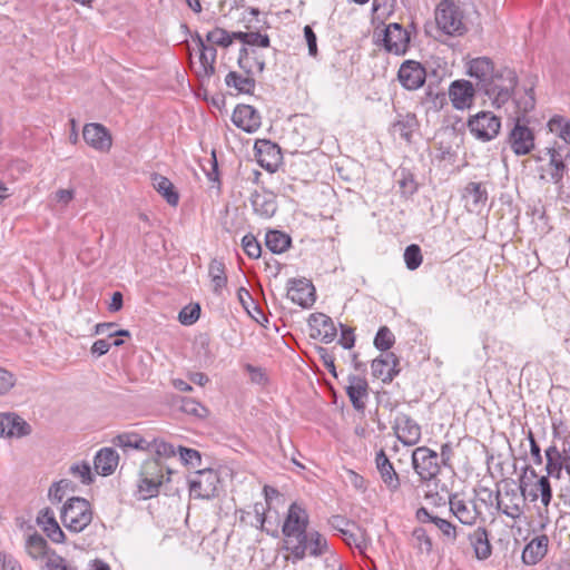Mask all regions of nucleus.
Returning <instances> with one entry per match:
<instances>
[{"label":"nucleus","instance_id":"1","mask_svg":"<svg viewBox=\"0 0 570 570\" xmlns=\"http://www.w3.org/2000/svg\"><path fill=\"white\" fill-rule=\"evenodd\" d=\"M535 98L532 88L517 94L513 100V110L509 112L513 127L508 135V144L517 156H525L534 148V132L529 127L527 115L534 109Z\"/></svg>","mask_w":570,"mask_h":570},{"label":"nucleus","instance_id":"2","mask_svg":"<svg viewBox=\"0 0 570 570\" xmlns=\"http://www.w3.org/2000/svg\"><path fill=\"white\" fill-rule=\"evenodd\" d=\"M482 92L491 100V104L495 108H502L507 105V111L513 110V100L517 94H522L524 89L530 87L518 88V75L517 72L508 67H503L497 70L495 75L484 85ZM533 89V87L531 86Z\"/></svg>","mask_w":570,"mask_h":570},{"label":"nucleus","instance_id":"3","mask_svg":"<svg viewBox=\"0 0 570 570\" xmlns=\"http://www.w3.org/2000/svg\"><path fill=\"white\" fill-rule=\"evenodd\" d=\"M60 520L70 532H82L92 520L90 502L79 497L69 498L61 509Z\"/></svg>","mask_w":570,"mask_h":570},{"label":"nucleus","instance_id":"4","mask_svg":"<svg viewBox=\"0 0 570 570\" xmlns=\"http://www.w3.org/2000/svg\"><path fill=\"white\" fill-rule=\"evenodd\" d=\"M438 28L448 36H462L468 28L464 12L454 0H441L434 11Z\"/></svg>","mask_w":570,"mask_h":570},{"label":"nucleus","instance_id":"5","mask_svg":"<svg viewBox=\"0 0 570 570\" xmlns=\"http://www.w3.org/2000/svg\"><path fill=\"white\" fill-rule=\"evenodd\" d=\"M568 157L569 146L560 141H553L537 156L538 161L548 159L546 170L550 180L560 188L563 187V177L567 173L566 160H568Z\"/></svg>","mask_w":570,"mask_h":570},{"label":"nucleus","instance_id":"6","mask_svg":"<svg viewBox=\"0 0 570 570\" xmlns=\"http://www.w3.org/2000/svg\"><path fill=\"white\" fill-rule=\"evenodd\" d=\"M292 562L303 560L306 556L320 558L330 551L327 539L324 534L316 530L306 531L303 538L298 539V543L294 542L286 549Z\"/></svg>","mask_w":570,"mask_h":570},{"label":"nucleus","instance_id":"7","mask_svg":"<svg viewBox=\"0 0 570 570\" xmlns=\"http://www.w3.org/2000/svg\"><path fill=\"white\" fill-rule=\"evenodd\" d=\"M309 524V515L306 509L293 502L286 513L285 520L282 525L284 535V548L287 549L292 543H298V539L303 538Z\"/></svg>","mask_w":570,"mask_h":570},{"label":"nucleus","instance_id":"8","mask_svg":"<svg viewBox=\"0 0 570 570\" xmlns=\"http://www.w3.org/2000/svg\"><path fill=\"white\" fill-rule=\"evenodd\" d=\"M328 524L343 537L347 546L355 547L362 554L366 553L371 546V538L364 528L342 515H332L328 519Z\"/></svg>","mask_w":570,"mask_h":570},{"label":"nucleus","instance_id":"9","mask_svg":"<svg viewBox=\"0 0 570 570\" xmlns=\"http://www.w3.org/2000/svg\"><path fill=\"white\" fill-rule=\"evenodd\" d=\"M164 482L163 466L157 460L146 461L140 471L138 497L141 500L157 497Z\"/></svg>","mask_w":570,"mask_h":570},{"label":"nucleus","instance_id":"10","mask_svg":"<svg viewBox=\"0 0 570 570\" xmlns=\"http://www.w3.org/2000/svg\"><path fill=\"white\" fill-rule=\"evenodd\" d=\"M411 461L414 472L422 482L431 481L440 473L439 454L428 446L416 448L412 452Z\"/></svg>","mask_w":570,"mask_h":570},{"label":"nucleus","instance_id":"11","mask_svg":"<svg viewBox=\"0 0 570 570\" xmlns=\"http://www.w3.org/2000/svg\"><path fill=\"white\" fill-rule=\"evenodd\" d=\"M219 474L214 469L196 471L189 479V494L195 499H212L217 495Z\"/></svg>","mask_w":570,"mask_h":570},{"label":"nucleus","instance_id":"12","mask_svg":"<svg viewBox=\"0 0 570 570\" xmlns=\"http://www.w3.org/2000/svg\"><path fill=\"white\" fill-rule=\"evenodd\" d=\"M468 128L478 140L491 141L500 132L501 119L491 111H479L469 118Z\"/></svg>","mask_w":570,"mask_h":570},{"label":"nucleus","instance_id":"13","mask_svg":"<svg viewBox=\"0 0 570 570\" xmlns=\"http://www.w3.org/2000/svg\"><path fill=\"white\" fill-rule=\"evenodd\" d=\"M546 472L554 479H560L562 470L570 475V435L562 440V446L551 444L546 449Z\"/></svg>","mask_w":570,"mask_h":570},{"label":"nucleus","instance_id":"14","mask_svg":"<svg viewBox=\"0 0 570 570\" xmlns=\"http://www.w3.org/2000/svg\"><path fill=\"white\" fill-rule=\"evenodd\" d=\"M383 48L396 56L405 55L410 46V33L400 23L393 22L382 31Z\"/></svg>","mask_w":570,"mask_h":570},{"label":"nucleus","instance_id":"15","mask_svg":"<svg viewBox=\"0 0 570 570\" xmlns=\"http://www.w3.org/2000/svg\"><path fill=\"white\" fill-rule=\"evenodd\" d=\"M449 507L451 513L464 525L472 527L476 524L481 517V511L472 500L462 498L459 493L449 495Z\"/></svg>","mask_w":570,"mask_h":570},{"label":"nucleus","instance_id":"16","mask_svg":"<svg viewBox=\"0 0 570 570\" xmlns=\"http://www.w3.org/2000/svg\"><path fill=\"white\" fill-rule=\"evenodd\" d=\"M392 429L396 439L406 446L417 444L422 436L421 425L404 413L395 417Z\"/></svg>","mask_w":570,"mask_h":570},{"label":"nucleus","instance_id":"17","mask_svg":"<svg viewBox=\"0 0 570 570\" xmlns=\"http://www.w3.org/2000/svg\"><path fill=\"white\" fill-rule=\"evenodd\" d=\"M287 298L303 308H309L316 299L315 287L306 278L288 281Z\"/></svg>","mask_w":570,"mask_h":570},{"label":"nucleus","instance_id":"18","mask_svg":"<svg viewBox=\"0 0 570 570\" xmlns=\"http://www.w3.org/2000/svg\"><path fill=\"white\" fill-rule=\"evenodd\" d=\"M497 508L508 518L514 521L520 520L524 513V499L522 493H518L515 489H507L503 494L498 492Z\"/></svg>","mask_w":570,"mask_h":570},{"label":"nucleus","instance_id":"19","mask_svg":"<svg viewBox=\"0 0 570 570\" xmlns=\"http://www.w3.org/2000/svg\"><path fill=\"white\" fill-rule=\"evenodd\" d=\"M254 148L259 166L269 173L276 171L282 161V153L278 145L271 140L262 139L255 142Z\"/></svg>","mask_w":570,"mask_h":570},{"label":"nucleus","instance_id":"20","mask_svg":"<svg viewBox=\"0 0 570 570\" xmlns=\"http://www.w3.org/2000/svg\"><path fill=\"white\" fill-rule=\"evenodd\" d=\"M400 83L407 90L421 88L426 78L425 68L417 61H404L397 72Z\"/></svg>","mask_w":570,"mask_h":570},{"label":"nucleus","instance_id":"21","mask_svg":"<svg viewBox=\"0 0 570 570\" xmlns=\"http://www.w3.org/2000/svg\"><path fill=\"white\" fill-rule=\"evenodd\" d=\"M82 137L91 148L101 153H108L112 146L110 132L100 124L92 122L85 125Z\"/></svg>","mask_w":570,"mask_h":570},{"label":"nucleus","instance_id":"22","mask_svg":"<svg viewBox=\"0 0 570 570\" xmlns=\"http://www.w3.org/2000/svg\"><path fill=\"white\" fill-rule=\"evenodd\" d=\"M550 475L540 476L534 483L528 487L521 481L520 483V492L522 493L523 499H529L530 502H535L540 499L541 504L544 507H549L552 501V488L549 480Z\"/></svg>","mask_w":570,"mask_h":570},{"label":"nucleus","instance_id":"23","mask_svg":"<svg viewBox=\"0 0 570 570\" xmlns=\"http://www.w3.org/2000/svg\"><path fill=\"white\" fill-rule=\"evenodd\" d=\"M497 70L493 61L488 57H478L468 63V75L476 80L479 91L484 89V85L489 83Z\"/></svg>","mask_w":570,"mask_h":570},{"label":"nucleus","instance_id":"24","mask_svg":"<svg viewBox=\"0 0 570 570\" xmlns=\"http://www.w3.org/2000/svg\"><path fill=\"white\" fill-rule=\"evenodd\" d=\"M193 39L199 49V68L197 70V75L202 79H209L216 71L215 62L217 50L214 46L206 45L199 33H196Z\"/></svg>","mask_w":570,"mask_h":570},{"label":"nucleus","instance_id":"25","mask_svg":"<svg viewBox=\"0 0 570 570\" xmlns=\"http://www.w3.org/2000/svg\"><path fill=\"white\" fill-rule=\"evenodd\" d=\"M308 324L312 331L313 338H320L322 342L328 344L334 341L337 331L333 320L323 313H314L309 315Z\"/></svg>","mask_w":570,"mask_h":570},{"label":"nucleus","instance_id":"26","mask_svg":"<svg viewBox=\"0 0 570 570\" xmlns=\"http://www.w3.org/2000/svg\"><path fill=\"white\" fill-rule=\"evenodd\" d=\"M233 124L246 132H255L262 125L259 112L249 105H238L232 116Z\"/></svg>","mask_w":570,"mask_h":570},{"label":"nucleus","instance_id":"27","mask_svg":"<svg viewBox=\"0 0 570 570\" xmlns=\"http://www.w3.org/2000/svg\"><path fill=\"white\" fill-rule=\"evenodd\" d=\"M238 67L244 73L255 77L261 75L265 69V57L256 48L242 47L237 59Z\"/></svg>","mask_w":570,"mask_h":570},{"label":"nucleus","instance_id":"28","mask_svg":"<svg viewBox=\"0 0 570 570\" xmlns=\"http://www.w3.org/2000/svg\"><path fill=\"white\" fill-rule=\"evenodd\" d=\"M399 360L394 353H386L372 361V375L382 380L383 383H390L399 374Z\"/></svg>","mask_w":570,"mask_h":570},{"label":"nucleus","instance_id":"29","mask_svg":"<svg viewBox=\"0 0 570 570\" xmlns=\"http://www.w3.org/2000/svg\"><path fill=\"white\" fill-rule=\"evenodd\" d=\"M475 89L468 80H455L449 88V98L455 109L469 108L474 98Z\"/></svg>","mask_w":570,"mask_h":570},{"label":"nucleus","instance_id":"30","mask_svg":"<svg viewBox=\"0 0 570 570\" xmlns=\"http://www.w3.org/2000/svg\"><path fill=\"white\" fill-rule=\"evenodd\" d=\"M462 198L470 213H480L487 205L488 191L482 183L471 181L464 187Z\"/></svg>","mask_w":570,"mask_h":570},{"label":"nucleus","instance_id":"31","mask_svg":"<svg viewBox=\"0 0 570 570\" xmlns=\"http://www.w3.org/2000/svg\"><path fill=\"white\" fill-rule=\"evenodd\" d=\"M29 424L18 414L7 412L0 413V436L20 438L29 434Z\"/></svg>","mask_w":570,"mask_h":570},{"label":"nucleus","instance_id":"32","mask_svg":"<svg viewBox=\"0 0 570 570\" xmlns=\"http://www.w3.org/2000/svg\"><path fill=\"white\" fill-rule=\"evenodd\" d=\"M376 469L380 473L381 480L390 491H397L401 482L392 462L385 454L384 450H380L375 456Z\"/></svg>","mask_w":570,"mask_h":570},{"label":"nucleus","instance_id":"33","mask_svg":"<svg viewBox=\"0 0 570 570\" xmlns=\"http://www.w3.org/2000/svg\"><path fill=\"white\" fill-rule=\"evenodd\" d=\"M37 523L52 542L62 543L65 541V533L56 520L55 512L50 508L39 511Z\"/></svg>","mask_w":570,"mask_h":570},{"label":"nucleus","instance_id":"34","mask_svg":"<svg viewBox=\"0 0 570 570\" xmlns=\"http://www.w3.org/2000/svg\"><path fill=\"white\" fill-rule=\"evenodd\" d=\"M549 538L547 534H540L525 544L522 551V561L528 566H534L540 562L548 552Z\"/></svg>","mask_w":570,"mask_h":570},{"label":"nucleus","instance_id":"35","mask_svg":"<svg viewBox=\"0 0 570 570\" xmlns=\"http://www.w3.org/2000/svg\"><path fill=\"white\" fill-rule=\"evenodd\" d=\"M468 540L473 548L478 560H487L492 554L489 531L484 527H478L468 534Z\"/></svg>","mask_w":570,"mask_h":570},{"label":"nucleus","instance_id":"36","mask_svg":"<svg viewBox=\"0 0 570 570\" xmlns=\"http://www.w3.org/2000/svg\"><path fill=\"white\" fill-rule=\"evenodd\" d=\"M367 382L364 377L357 375H348L346 394L355 410L362 411L365 407L364 400L367 397Z\"/></svg>","mask_w":570,"mask_h":570},{"label":"nucleus","instance_id":"37","mask_svg":"<svg viewBox=\"0 0 570 570\" xmlns=\"http://www.w3.org/2000/svg\"><path fill=\"white\" fill-rule=\"evenodd\" d=\"M250 203L254 212L263 218H271L277 210L275 195L271 191H255Z\"/></svg>","mask_w":570,"mask_h":570},{"label":"nucleus","instance_id":"38","mask_svg":"<svg viewBox=\"0 0 570 570\" xmlns=\"http://www.w3.org/2000/svg\"><path fill=\"white\" fill-rule=\"evenodd\" d=\"M119 462V455L112 448L100 449L95 456V470L98 474L108 476L114 473Z\"/></svg>","mask_w":570,"mask_h":570},{"label":"nucleus","instance_id":"39","mask_svg":"<svg viewBox=\"0 0 570 570\" xmlns=\"http://www.w3.org/2000/svg\"><path fill=\"white\" fill-rule=\"evenodd\" d=\"M225 83L228 88L235 89L237 94H253L256 86L255 77L248 73L229 71L225 77Z\"/></svg>","mask_w":570,"mask_h":570},{"label":"nucleus","instance_id":"40","mask_svg":"<svg viewBox=\"0 0 570 570\" xmlns=\"http://www.w3.org/2000/svg\"><path fill=\"white\" fill-rule=\"evenodd\" d=\"M154 188L166 199L171 206H177L179 202V195L175 190L173 183L165 176L154 174L151 176Z\"/></svg>","mask_w":570,"mask_h":570},{"label":"nucleus","instance_id":"41","mask_svg":"<svg viewBox=\"0 0 570 570\" xmlns=\"http://www.w3.org/2000/svg\"><path fill=\"white\" fill-rule=\"evenodd\" d=\"M291 237L279 230H269L265 236L266 247L274 254H282L291 246Z\"/></svg>","mask_w":570,"mask_h":570},{"label":"nucleus","instance_id":"42","mask_svg":"<svg viewBox=\"0 0 570 570\" xmlns=\"http://www.w3.org/2000/svg\"><path fill=\"white\" fill-rule=\"evenodd\" d=\"M148 441H146L140 434L135 432H126L117 435L114 439V444L121 448L122 450L135 449L146 451L148 448Z\"/></svg>","mask_w":570,"mask_h":570},{"label":"nucleus","instance_id":"43","mask_svg":"<svg viewBox=\"0 0 570 570\" xmlns=\"http://www.w3.org/2000/svg\"><path fill=\"white\" fill-rule=\"evenodd\" d=\"M208 274L213 283L214 292L220 294L223 288L227 285L225 265L217 259H213L208 267Z\"/></svg>","mask_w":570,"mask_h":570},{"label":"nucleus","instance_id":"44","mask_svg":"<svg viewBox=\"0 0 570 570\" xmlns=\"http://www.w3.org/2000/svg\"><path fill=\"white\" fill-rule=\"evenodd\" d=\"M548 128L562 141L570 146V120L563 116L556 115L548 121Z\"/></svg>","mask_w":570,"mask_h":570},{"label":"nucleus","instance_id":"45","mask_svg":"<svg viewBox=\"0 0 570 570\" xmlns=\"http://www.w3.org/2000/svg\"><path fill=\"white\" fill-rule=\"evenodd\" d=\"M148 448L146 451H150L155 453L157 456V461L160 459H168L175 456L177 454V448L174 444L164 441L163 439H154L151 442L147 443Z\"/></svg>","mask_w":570,"mask_h":570},{"label":"nucleus","instance_id":"46","mask_svg":"<svg viewBox=\"0 0 570 570\" xmlns=\"http://www.w3.org/2000/svg\"><path fill=\"white\" fill-rule=\"evenodd\" d=\"M47 547V541L39 533L30 534L26 540V550L33 559L43 557L46 554Z\"/></svg>","mask_w":570,"mask_h":570},{"label":"nucleus","instance_id":"47","mask_svg":"<svg viewBox=\"0 0 570 570\" xmlns=\"http://www.w3.org/2000/svg\"><path fill=\"white\" fill-rule=\"evenodd\" d=\"M434 525L441 532L444 542L453 544L458 540L459 529L451 521L439 517Z\"/></svg>","mask_w":570,"mask_h":570},{"label":"nucleus","instance_id":"48","mask_svg":"<svg viewBox=\"0 0 570 570\" xmlns=\"http://www.w3.org/2000/svg\"><path fill=\"white\" fill-rule=\"evenodd\" d=\"M75 487L70 480L62 479L58 482H55L48 492V497L52 503H59L63 500L68 492H72Z\"/></svg>","mask_w":570,"mask_h":570},{"label":"nucleus","instance_id":"49","mask_svg":"<svg viewBox=\"0 0 570 570\" xmlns=\"http://www.w3.org/2000/svg\"><path fill=\"white\" fill-rule=\"evenodd\" d=\"M414 547L420 553L430 554L433 550V542L424 528H415L412 531Z\"/></svg>","mask_w":570,"mask_h":570},{"label":"nucleus","instance_id":"50","mask_svg":"<svg viewBox=\"0 0 570 570\" xmlns=\"http://www.w3.org/2000/svg\"><path fill=\"white\" fill-rule=\"evenodd\" d=\"M69 473L86 485L90 484L94 481L90 464L85 461L73 463L69 468Z\"/></svg>","mask_w":570,"mask_h":570},{"label":"nucleus","instance_id":"51","mask_svg":"<svg viewBox=\"0 0 570 570\" xmlns=\"http://www.w3.org/2000/svg\"><path fill=\"white\" fill-rule=\"evenodd\" d=\"M395 342V336L391 332V330L387 326H382L379 328L375 337H374V346L382 351H389Z\"/></svg>","mask_w":570,"mask_h":570},{"label":"nucleus","instance_id":"52","mask_svg":"<svg viewBox=\"0 0 570 570\" xmlns=\"http://www.w3.org/2000/svg\"><path fill=\"white\" fill-rule=\"evenodd\" d=\"M180 410L184 413L196 417H205L208 414V410L202 403L191 397L181 399Z\"/></svg>","mask_w":570,"mask_h":570},{"label":"nucleus","instance_id":"53","mask_svg":"<svg viewBox=\"0 0 570 570\" xmlns=\"http://www.w3.org/2000/svg\"><path fill=\"white\" fill-rule=\"evenodd\" d=\"M177 453L179 454L180 461L185 465L191 468H198L202 464V455L199 451L186 446H177Z\"/></svg>","mask_w":570,"mask_h":570},{"label":"nucleus","instance_id":"54","mask_svg":"<svg viewBox=\"0 0 570 570\" xmlns=\"http://www.w3.org/2000/svg\"><path fill=\"white\" fill-rule=\"evenodd\" d=\"M422 253L419 245H409L404 250V262L410 271H415L422 264Z\"/></svg>","mask_w":570,"mask_h":570},{"label":"nucleus","instance_id":"55","mask_svg":"<svg viewBox=\"0 0 570 570\" xmlns=\"http://www.w3.org/2000/svg\"><path fill=\"white\" fill-rule=\"evenodd\" d=\"M207 42L227 48L230 46V32L223 28H215L206 35Z\"/></svg>","mask_w":570,"mask_h":570},{"label":"nucleus","instance_id":"56","mask_svg":"<svg viewBox=\"0 0 570 570\" xmlns=\"http://www.w3.org/2000/svg\"><path fill=\"white\" fill-rule=\"evenodd\" d=\"M200 316V306L198 304H189L181 308L178 314V321L183 325H193Z\"/></svg>","mask_w":570,"mask_h":570},{"label":"nucleus","instance_id":"57","mask_svg":"<svg viewBox=\"0 0 570 570\" xmlns=\"http://www.w3.org/2000/svg\"><path fill=\"white\" fill-rule=\"evenodd\" d=\"M242 246L249 258H258L261 256V244L253 234H246L242 238Z\"/></svg>","mask_w":570,"mask_h":570},{"label":"nucleus","instance_id":"58","mask_svg":"<svg viewBox=\"0 0 570 570\" xmlns=\"http://www.w3.org/2000/svg\"><path fill=\"white\" fill-rule=\"evenodd\" d=\"M414 126V117L407 116L405 119H399L393 124L394 132H397L401 138L410 140Z\"/></svg>","mask_w":570,"mask_h":570},{"label":"nucleus","instance_id":"59","mask_svg":"<svg viewBox=\"0 0 570 570\" xmlns=\"http://www.w3.org/2000/svg\"><path fill=\"white\" fill-rule=\"evenodd\" d=\"M14 385V374L0 366V396L8 394Z\"/></svg>","mask_w":570,"mask_h":570},{"label":"nucleus","instance_id":"60","mask_svg":"<svg viewBox=\"0 0 570 570\" xmlns=\"http://www.w3.org/2000/svg\"><path fill=\"white\" fill-rule=\"evenodd\" d=\"M399 185L403 194L413 195L416 189V183L411 173L402 170L401 178L399 179Z\"/></svg>","mask_w":570,"mask_h":570},{"label":"nucleus","instance_id":"61","mask_svg":"<svg viewBox=\"0 0 570 570\" xmlns=\"http://www.w3.org/2000/svg\"><path fill=\"white\" fill-rule=\"evenodd\" d=\"M271 43L269 37L267 35H262L259 32H248L246 47L248 48H268Z\"/></svg>","mask_w":570,"mask_h":570},{"label":"nucleus","instance_id":"62","mask_svg":"<svg viewBox=\"0 0 570 570\" xmlns=\"http://www.w3.org/2000/svg\"><path fill=\"white\" fill-rule=\"evenodd\" d=\"M338 343L343 348L351 350L355 344V335L353 330L341 324V337Z\"/></svg>","mask_w":570,"mask_h":570},{"label":"nucleus","instance_id":"63","mask_svg":"<svg viewBox=\"0 0 570 570\" xmlns=\"http://www.w3.org/2000/svg\"><path fill=\"white\" fill-rule=\"evenodd\" d=\"M538 528L537 531L543 532L550 524L549 507L539 505L537 507Z\"/></svg>","mask_w":570,"mask_h":570},{"label":"nucleus","instance_id":"64","mask_svg":"<svg viewBox=\"0 0 570 570\" xmlns=\"http://www.w3.org/2000/svg\"><path fill=\"white\" fill-rule=\"evenodd\" d=\"M246 371L249 373L250 381L253 383L264 385L267 382V376L263 368L247 364L245 366Z\"/></svg>","mask_w":570,"mask_h":570}]
</instances>
